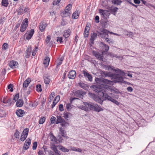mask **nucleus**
I'll return each mask as SVG.
<instances>
[{"instance_id": "obj_38", "label": "nucleus", "mask_w": 155, "mask_h": 155, "mask_svg": "<svg viewBox=\"0 0 155 155\" xmlns=\"http://www.w3.org/2000/svg\"><path fill=\"white\" fill-rule=\"evenodd\" d=\"M56 41L58 42H59L61 44L63 42V38L61 37H57Z\"/></svg>"}, {"instance_id": "obj_3", "label": "nucleus", "mask_w": 155, "mask_h": 155, "mask_svg": "<svg viewBox=\"0 0 155 155\" xmlns=\"http://www.w3.org/2000/svg\"><path fill=\"white\" fill-rule=\"evenodd\" d=\"M100 31L101 32L99 33L100 36L102 38H105L106 41L109 44L112 43L113 42L111 39L107 38L108 36L109 31L104 28H101Z\"/></svg>"}, {"instance_id": "obj_49", "label": "nucleus", "mask_w": 155, "mask_h": 155, "mask_svg": "<svg viewBox=\"0 0 155 155\" xmlns=\"http://www.w3.org/2000/svg\"><path fill=\"white\" fill-rule=\"evenodd\" d=\"M38 49V47H36L35 48L33 49L32 52V55L33 56H35L37 51V50Z\"/></svg>"}, {"instance_id": "obj_35", "label": "nucleus", "mask_w": 155, "mask_h": 155, "mask_svg": "<svg viewBox=\"0 0 155 155\" xmlns=\"http://www.w3.org/2000/svg\"><path fill=\"white\" fill-rule=\"evenodd\" d=\"M5 113L4 110L0 109V117H4L5 116Z\"/></svg>"}, {"instance_id": "obj_41", "label": "nucleus", "mask_w": 155, "mask_h": 155, "mask_svg": "<svg viewBox=\"0 0 155 155\" xmlns=\"http://www.w3.org/2000/svg\"><path fill=\"white\" fill-rule=\"evenodd\" d=\"M19 132L17 130L15 133L14 135L16 138L19 139Z\"/></svg>"}, {"instance_id": "obj_56", "label": "nucleus", "mask_w": 155, "mask_h": 155, "mask_svg": "<svg viewBox=\"0 0 155 155\" xmlns=\"http://www.w3.org/2000/svg\"><path fill=\"white\" fill-rule=\"evenodd\" d=\"M146 6H147V7L150 8L151 7H152L154 8H155V6H153V5L150 4L148 3H147L146 5Z\"/></svg>"}, {"instance_id": "obj_6", "label": "nucleus", "mask_w": 155, "mask_h": 155, "mask_svg": "<svg viewBox=\"0 0 155 155\" xmlns=\"http://www.w3.org/2000/svg\"><path fill=\"white\" fill-rule=\"evenodd\" d=\"M28 19L27 18H25L23 20L21 24L20 31L22 32H24L28 27Z\"/></svg>"}, {"instance_id": "obj_54", "label": "nucleus", "mask_w": 155, "mask_h": 155, "mask_svg": "<svg viewBox=\"0 0 155 155\" xmlns=\"http://www.w3.org/2000/svg\"><path fill=\"white\" fill-rule=\"evenodd\" d=\"M59 110L61 112L64 110L63 105L62 104H60L59 105Z\"/></svg>"}, {"instance_id": "obj_16", "label": "nucleus", "mask_w": 155, "mask_h": 155, "mask_svg": "<svg viewBox=\"0 0 155 155\" xmlns=\"http://www.w3.org/2000/svg\"><path fill=\"white\" fill-rule=\"evenodd\" d=\"M71 32V31L69 29L65 30L63 32V36L65 38L69 37L70 35Z\"/></svg>"}, {"instance_id": "obj_52", "label": "nucleus", "mask_w": 155, "mask_h": 155, "mask_svg": "<svg viewBox=\"0 0 155 155\" xmlns=\"http://www.w3.org/2000/svg\"><path fill=\"white\" fill-rule=\"evenodd\" d=\"M111 101L113 103H114L115 104L117 105H118L120 104V103L118 101H117L116 100L114 99L113 98Z\"/></svg>"}, {"instance_id": "obj_7", "label": "nucleus", "mask_w": 155, "mask_h": 155, "mask_svg": "<svg viewBox=\"0 0 155 155\" xmlns=\"http://www.w3.org/2000/svg\"><path fill=\"white\" fill-rule=\"evenodd\" d=\"M72 5L71 4H69L67 5L64 12V15L65 17L69 16L71 13V9Z\"/></svg>"}, {"instance_id": "obj_21", "label": "nucleus", "mask_w": 155, "mask_h": 155, "mask_svg": "<svg viewBox=\"0 0 155 155\" xmlns=\"http://www.w3.org/2000/svg\"><path fill=\"white\" fill-rule=\"evenodd\" d=\"M90 27L89 26L87 25L86 26L84 33V36L85 38L87 37L89 34Z\"/></svg>"}, {"instance_id": "obj_40", "label": "nucleus", "mask_w": 155, "mask_h": 155, "mask_svg": "<svg viewBox=\"0 0 155 155\" xmlns=\"http://www.w3.org/2000/svg\"><path fill=\"white\" fill-rule=\"evenodd\" d=\"M60 149L61 150L64 152H68L69 150V149H67L62 146H61Z\"/></svg>"}, {"instance_id": "obj_55", "label": "nucleus", "mask_w": 155, "mask_h": 155, "mask_svg": "<svg viewBox=\"0 0 155 155\" xmlns=\"http://www.w3.org/2000/svg\"><path fill=\"white\" fill-rule=\"evenodd\" d=\"M8 48V44L6 43H4L2 46L3 49L6 50Z\"/></svg>"}, {"instance_id": "obj_27", "label": "nucleus", "mask_w": 155, "mask_h": 155, "mask_svg": "<svg viewBox=\"0 0 155 155\" xmlns=\"http://www.w3.org/2000/svg\"><path fill=\"white\" fill-rule=\"evenodd\" d=\"M11 101L10 98L7 99L6 98H4L2 99V102L4 104H8V105L10 106L11 104L9 103Z\"/></svg>"}, {"instance_id": "obj_31", "label": "nucleus", "mask_w": 155, "mask_h": 155, "mask_svg": "<svg viewBox=\"0 0 155 155\" xmlns=\"http://www.w3.org/2000/svg\"><path fill=\"white\" fill-rule=\"evenodd\" d=\"M97 35L96 34L94 33L91 36L90 41L92 44H93L94 41L96 39L97 37Z\"/></svg>"}, {"instance_id": "obj_58", "label": "nucleus", "mask_w": 155, "mask_h": 155, "mask_svg": "<svg viewBox=\"0 0 155 155\" xmlns=\"http://www.w3.org/2000/svg\"><path fill=\"white\" fill-rule=\"evenodd\" d=\"M58 102H57V101H55V100H54L53 104L52 105L51 108H53V107H54Z\"/></svg>"}, {"instance_id": "obj_36", "label": "nucleus", "mask_w": 155, "mask_h": 155, "mask_svg": "<svg viewBox=\"0 0 155 155\" xmlns=\"http://www.w3.org/2000/svg\"><path fill=\"white\" fill-rule=\"evenodd\" d=\"M45 117H41L38 121V123L40 124H42L45 122Z\"/></svg>"}, {"instance_id": "obj_60", "label": "nucleus", "mask_w": 155, "mask_h": 155, "mask_svg": "<svg viewBox=\"0 0 155 155\" xmlns=\"http://www.w3.org/2000/svg\"><path fill=\"white\" fill-rule=\"evenodd\" d=\"M5 18H2L0 20V24H3L5 21Z\"/></svg>"}, {"instance_id": "obj_1", "label": "nucleus", "mask_w": 155, "mask_h": 155, "mask_svg": "<svg viewBox=\"0 0 155 155\" xmlns=\"http://www.w3.org/2000/svg\"><path fill=\"white\" fill-rule=\"evenodd\" d=\"M95 81L97 85L93 86V87L94 90L97 92H101L103 91L110 90L111 87L109 85L113 84L112 81L104 78H96Z\"/></svg>"}, {"instance_id": "obj_25", "label": "nucleus", "mask_w": 155, "mask_h": 155, "mask_svg": "<svg viewBox=\"0 0 155 155\" xmlns=\"http://www.w3.org/2000/svg\"><path fill=\"white\" fill-rule=\"evenodd\" d=\"M80 12L78 11H76L72 15V18L73 19H76L78 18Z\"/></svg>"}, {"instance_id": "obj_37", "label": "nucleus", "mask_w": 155, "mask_h": 155, "mask_svg": "<svg viewBox=\"0 0 155 155\" xmlns=\"http://www.w3.org/2000/svg\"><path fill=\"white\" fill-rule=\"evenodd\" d=\"M118 9V8L117 7H112L110 9V10L112 12L114 13V15H115V13L117 12Z\"/></svg>"}, {"instance_id": "obj_63", "label": "nucleus", "mask_w": 155, "mask_h": 155, "mask_svg": "<svg viewBox=\"0 0 155 155\" xmlns=\"http://www.w3.org/2000/svg\"><path fill=\"white\" fill-rule=\"evenodd\" d=\"M34 33V30L33 29L31 30L29 32V34L32 36Z\"/></svg>"}, {"instance_id": "obj_12", "label": "nucleus", "mask_w": 155, "mask_h": 155, "mask_svg": "<svg viewBox=\"0 0 155 155\" xmlns=\"http://www.w3.org/2000/svg\"><path fill=\"white\" fill-rule=\"evenodd\" d=\"M43 79L45 83L46 84H48L51 81V77L48 74H45L43 77Z\"/></svg>"}, {"instance_id": "obj_5", "label": "nucleus", "mask_w": 155, "mask_h": 155, "mask_svg": "<svg viewBox=\"0 0 155 155\" xmlns=\"http://www.w3.org/2000/svg\"><path fill=\"white\" fill-rule=\"evenodd\" d=\"M111 92V89L110 90H108V91H103L101 92H99L98 94L101 96H102L103 97L105 98V100H107L110 101H112L113 98L109 96L108 94H110V92Z\"/></svg>"}, {"instance_id": "obj_47", "label": "nucleus", "mask_w": 155, "mask_h": 155, "mask_svg": "<svg viewBox=\"0 0 155 155\" xmlns=\"http://www.w3.org/2000/svg\"><path fill=\"white\" fill-rule=\"evenodd\" d=\"M68 124L66 121H65L64 120L63 121H62V122L61 123V125L62 127H65L66 124Z\"/></svg>"}, {"instance_id": "obj_18", "label": "nucleus", "mask_w": 155, "mask_h": 155, "mask_svg": "<svg viewBox=\"0 0 155 155\" xmlns=\"http://www.w3.org/2000/svg\"><path fill=\"white\" fill-rule=\"evenodd\" d=\"M31 81V79L29 78H28L24 81L23 84V87L25 91L26 88L28 86Z\"/></svg>"}, {"instance_id": "obj_20", "label": "nucleus", "mask_w": 155, "mask_h": 155, "mask_svg": "<svg viewBox=\"0 0 155 155\" xmlns=\"http://www.w3.org/2000/svg\"><path fill=\"white\" fill-rule=\"evenodd\" d=\"M18 63L15 61H12L9 63V66L12 68H14L17 67Z\"/></svg>"}, {"instance_id": "obj_28", "label": "nucleus", "mask_w": 155, "mask_h": 155, "mask_svg": "<svg viewBox=\"0 0 155 155\" xmlns=\"http://www.w3.org/2000/svg\"><path fill=\"white\" fill-rule=\"evenodd\" d=\"M59 130L61 132L62 136L66 138H67L68 137L65 134L66 131H65V130H64L63 129L62 127H60L59 128Z\"/></svg>"}, {"instance_id": "obj_8", "label": "nucleus", "mask_w": 155, "mask_h": 155, "mask_svg": "<svg viewBox=\"0 0 155 155\" xmlns=\"http://www.w3.org/2000/svg\"><path fill=\"white\" fill-rule=\"evenodd\" d=\"M103 51L100 53L98 52L93 51H92V54L93 55L98 59L104 61L103 57Z\"/></svg>"}, {"instance_id": "obj_45", "label": "nucleus", "mask_w": 155, "mask_h": 155, "mask_svg": "<svg viewBox=\"0 0 155 155\" xmlns=\"http://www.w3.org/2000/svg\"><path fill=\"white\" fill-rule=\"evenodd\" d=\"M56 120V117L52 116L50 120L52 124H53L55 123V120Z\"/></svg>"}, {"instance_id": "obj_29", "label": "nucleus", "mask_w": 155, "mask_h": 155, "mask_svg": "<svg viewBox=\"0 0 155 155\" xmlns=\"http://www.w3.org/2000/svg\"><path fill=\"white\" fill-rule=\"evenodd\" d=\"M101 45L103 47V49L105 50V51H103V52L105 51H107L109 49V47L107 45H106L104 44L103 42H101Z\"/></svg>"}, {"instance_id": "obj_33", "label": "nucleus", "mask_w": 155, "mask_h": 155, "mask_svg": "<svg viewBox=\"0 0 155 155\" xmlns=\"http://www.w3.org/2000/svg\"><path fill=\"white\" fill-rule=\"evenodd\" d=\"M64 120L63 119L61 116H57V120L56 122V124H58L59 123H61Z\"/></svg>"}, {"instance_id": "obj_32", "label": "nucleus", "mask_w": 155, "mask_h": 155, "mask_svg": "<svg viewBox=\"0 0 155 155\" xmlns=\"http://www.w3.org/2000/svg\"><path fill=\"white\" fill-rule=\"evenodd\" d=\"M111 2L117 5H120L122 2L121 0H112Z\"/></svg>"}, {"instance_id": "obj_22", "label": "nucleus", "mask_w": 155, "mask_h": 155, "mask_svg": "<svg viewBox=\"0 0 155 155\" xmlns=\"http://www.w3.org/2000/svg\"><path fill=\"white\" fill-rule=\"evenodd\" d=\"M46 26V25L45 23L42 22L40 23L39 25L40 31L41 32L44 31L45 30Z\"/></svg>"}, {"instance_id": "obj_23", "label": "nucleus", "mask_w": 155, "mask_h": 155, "mask_svg": "<svg viewBox=\"0 0 155 155\" xmlns=\"http://www.w3.org/2000/svg\"><path fill=\"white\" fill-rule=\"evenodd\" d=\"M32 48L31 47H28L26 51V55L25 56L26 58H28L29 57L31 54Z\"/></svg>"}, {"instance_id": "obj_17", "label": "nucleus", "mask_w": 155, "mask_h": 155, "mask_svg": "<svg viewBox=\"0 0 155 155\" xmlns=\"http://www.w3.org/2000/svg\"><path fill=\"white\" fill-rule=\"evenodd\" d=\"M76 76V72L75 71L72 70L70 71L68 75V77L70 79H74Z\"/></svg>"}, {"instance_id": "obj_10", "label": "nucleus", "mask_w": 155, "mask_h": 155, "mask_svg": "<svg viewBox=\"0 0 155 155\" xmlns=\"http://www.w3.org/2000/svg\"><path fill=\"white\" fill-rule=\"evenodd\" d=\"M99 13L102 17L104 19H107L110 15L109 12L107 10H104L102 9H99Z\"/></svg>"}, {"instance_id": "obj_19", "label": "nucleus", "mask_w": 155, "mask_h": 155, "mask_svg": "<svg viewBox=\"0 0 155 155\" xmlns=\"http://www.w3.org/2000/svg\"><path fill=\"white\" fill-rule=\"evenodd\" d=\"M84 94V92L80 90L76 91L74 94L76 96L81 98H82Z\"/></svg>"}, {"instance_id": "obj_57", "label": "nucleus", "mask_w": 155, "mask_h": 155, "mask_svg": "<svg viewBox=\"0 0 155 155\" xmlns=\"http://www.w3.org/2000/svg\"><path fill=\"white\" fill-rule=\"evenodd\" d=\"M19 97V94H16L14 96L13 100L15 102L18 99Z\"/></svg>"}, {"instance_id": "obj_34", "label": "nucleus", "mask_w": 155, "mask_h": 155, "mask_svg": "<svg viewBox=\"0 0 155 155\" xmlns=\"http://www.w3.org/2000/svg\"><path fill=\"white\" fill-rule=\"evenodd\" d=\"M8 2L7 0H2V6L7 7L8 5Z\"/></svg>"}, {"instance_id": "obj_30", "label": "nucleus", "mask_w": 155, "mask_h": 155, "mask_svg": "<svg viewBox=\"0 0 155 155\" xmlns=\"http://www.w3.org/2000/svg\"><path fill=\"white\" fill-rule=\"evenodd\" d=\"M50 60V58L48 57H46L44 61L43 64L46 66H48Z\"/></svg>"}, {"instance_id": "obj_43", "label": "nucleus", "mask_w": 155, "mask_h": 155, "mask_svg": "<svg viewBox=\"0 0 155 155\" xmlns=\"http://www.w3.org/2000/svg\"><path fill=\"white\" fill-rule=\"evenodd\" d=\"M51 149L54 151L57 150L56 145L53 144L51 145Z\"/></svg>"}, {"instance_id": "obj_4", "label": "nucleus", "mask_w": 155, "mask_h": 155, "mask_svg": "<svg viewBox=\"0 0 155 155\" xmlns=\"http://www.w3.org/2000/svg\"><path fill=\"white\" fill-rule=\"evenodd\" d=\"M84 104L86 107L90 110H95L97 112L103 111V109L99 107L97 104L94 103H88L87 102L84 103Z\"/></svg>"}, {"instance_id": "obj_2", "label": "nucleus", "mask_w": 155, "mask_h": 155, "mask_svg": "<svg viewBox=\"0 0 155 155\" xmlns=\"http://www.w3.org/2000/svg\"><path fill=\"white\" fill-rule=\"evenodd\" d=\"M107 68L109 70H112L117 74L113 75L112 78L114 79V81L115 82H122L123 80V76L125 75L124 72L118 69H114L113 66L110 65H107Z\"/></svg>"}, {"instance_id": "obj_59", "label": "nucleus", "mask_w": 155, "mask_h": 155, "mask_svg": "<svg viewBox=\"0 0 155 155\" xmlns=\"http://www.w3.org/2000/svg\"><path fill=\"white\" fill-rule=\"evenodd\" d=\"M127 35L130 37H132L133 36V33L131 32H128L127 34Z\"/></svg>"}, {"instance_id": "obj_15", "label": "nucleus", "mask_w": 155, "mask_h": 155, "mask_svg": "<svg viewBox=\"0 0 155 155\" xmlns=\"http://www.w3.org/2000/svg\"><path fill=\"white\" fill-rule=\"evenodd\" d=\"M83 73L84 74V76L85 78H87L88 80L90 81H92V77L91 74H89L88 72H87L85 70L83 71Z\"/></svg>"}, {"instance_id": "obj_24", "label": "nucleus", "mask_w": 155, "mask_h": 155, "mask_svg": "<svg viewBox=\"0 0 155 155\" xmlns=\"http://www.w3.org/2000/svg\"><path fill=\"white\" fill-rule=\"evenodd\" d=\"M24 104V102L22 100H18L16 103V105L17 107H21Z\"/></svg>"}, {"instance_id": "obj_39", "label": "nucleus", "mask_w": 155, "mask_h": 155, "mask_svg": "<svg viewBox=\"0 0 155 155\" xmlns=\"http://www.w3.org/2000/svg\"><path fill=\"white\" fill-rule=\"evenodd\" d=\"M80 86L82 88L85 89L87 87V85L84 83L81 82L79 84Z\"/></svg>"}, {"instance_id": "obj_61", "label": "nucleus", "mask_w": 155, "mask_h": 155, "mask_svg": "<svg viewBox=\"0 0 155 155\" xmlns=\"http://www.w3.org/2000/svg\"><path fill=\"white\" fill-rule=\"evenodd\" d=\"M55 153V155H61V154L60 151L58 150L54 151Z\"/></svg>"}, {"instance_id": "obj_14", "label": "nucleus", "mask_w": 155, "mask_h": 155, "mask_svg": "<svg viewBox=\"0 0 155 155\" xmlns=\"http://www.w3.org/2000/svg\"><path fill=\"white\" fill-rule=\"evenodd\" d=\"M91 94V95H92L94 97V99L95 101L100 104H102L103 101L102 100L101 98L99 96H95L94 94L91 93L89 94Z\"/></svg>"}, {"instance_id": "obj_53", "label": "nucleus", "mask_w": 155, "mask_h": 155, "mask_svg": "<svg viewBox=\"0 0 155 155\" xmlns=\"http://www.w3.org/2000/svg\"><path fill=\"white\" fill-rule=\"evenodd\" d=\"M71 104L70 103H68L66 104V107L68 110H69L71 108Z\"/></svg>"}, {"instance_id": "obj_44", "label": "nucleus", "mask_w": 155, "mask_h": 155, "mask_svg": "<svg viewBox=\"0 0 155 155\" xmlns=\"http://www.w3.org/2000/svg\"><path fill=\"white\" fill-rule=\"evenodd\" d=\"M61 0H54L53 2V5H55L59 4Z\"/></svg>"}, {"instance_id": "obj_64", "label": "nucleus", "mask_w": 155, "mask_h": 155, "mask_svg": "<svg viewBox=\"0 0 155 155\" xmlns=\"http://www.w3.org/2000/svg\"><path fill=\"white\" fill-rule=\"evenodd\" d=\"M127 90L129 92H131L133 91L132 88L130 87H127Z\"/></svg>"}, {"instance_id": "obj_13", "label": "nucleus", "mask_w": 155, "mask_h": 155, "mask_svg": "<svg viewBox=\"0 0 155 155\" xmlns=\"http://www.w3.org/2000/svg\"><path fill=\"white\" fill-rule=\"evenodd\" d=\"M15 113L18 117H22L25 114L24 111L21 109H18L16 110Z\"/></svg>"}, {"instance_id": "obj_50", "label": "nucleus", "mask_w": 155, "mask_h": 155, "mask_svg": "<svg viewBox=\"0 0 155 155\" xmlns=\"http://www.w3.org/2000/svg\"><path fill=\"white\" fill-rule=\"evenodd\" d=\"M13 85L12 84H10L8 85V89H9L10 91L11 92H12L13 91Z\"/></svg>"}, {"instance_id": "obj_48", "label": "nucleus", "mask_w": 155, "mask_h": 155, "mask_svg": "<svg viewBox=\"0 0 155 155\" xmlns=\"http://www.w3.org/2000/svg\"><path fill=\"white\" fill-rule=\"evenodd\" d=\"M37 146V142H34L33 143L32 149L33 150L36 149Z\"/></svg>"}, {"instance_id": "obj_51", "label": "nucleus", "mask_w": 155, "mask_h": 155, "mask_svg": "<svg viewBox=\"0 0 155 155\" xmlns=\"http://www.w3.org/2000/svg\"><path fill=\"white\" fill-rule=\"evenodd\" d=\"M50 138H51V141H54L55 142H56L57 139L53 135L50 136Z\"/></svg>"}, {"instance_id": "obj_42", "label": "nucleus", "mask_w": 155, "mask_h": 155, "mask_svg": "<svg viewBox=\"0 0 155 155\" xmlns=\"http://www.w3.org/2000/svg\"><path fill=\"white\" fill-rule=\"evenodd\" d=\"M79 108L82 110H84L85 111H87L88 110V108H87L85 105V106H80L79 107Z\"/></svg>"}, {"instance_id": "obj_26", "label": "nucleus", "mask_w": 155, "mask_h": 155, "mask_svg": "<svg viewBox=\"0 0 155 155\" xmlns=\"http://www.w3.org/2000/svg\"><path fill=\"white\" fill-rule=\"evenodd\" d=\"M63 59L64 58L63 57H61L58 58L57 60L56 61L57 67L58 66L62 64Z\"/></svg>"}, {"instance_id": "obj_62", "label": "nucleus", "mask_w": 155, "mask_h": 155, "mask_svg": "<svg viewBox=\"0 0 155 155\" xmlns=\"http://www.w3.org/2000/svg\"><path fill=\"white\" fill-rule=\"evenodd\" d=\"M50 36H48L46 38L45 40V41L46 43H48V42H49V41L50 40Z\"/></svg>"}, {"instance_id": "obj_9", "label": "nucleus", "mask_w": 155, "mask_h": 155, "mask_svg": "<svg viewBox=\"0 0 155 155\" xmlns=\"http://www.w3.org/2000/svg\"><path fill=\"white\" fill-rule=\"evenodd\" d=\"M29 131V129L28 128L25 129L22 134L20 138V140L21 141H24L27 137Z\"/></svg>"}, {"instance_id": "obj_11", "label": "nucleus", "mask_w": 155, "mask_h": 155, "mask_svg": "<svg viewBox=\"0 0 155 155\" xmlns=\"http://www.w3.org/2000/svg\"><path fill=\"white\" fill-rule=\"evenodd\" d=\"M31 139L29 138H28L26 140L23 147V149L24 150H26L29 148L31 143Z\"/></svg>"}, {"instance_id": "obj_46", "label": "nucleus", "mask_w": 155, "mask_h": 155, "mask_svg": "<svg viewBox=\"0 0 155 155\" xmlns=\"http://www.w3.org/2000/svg\"><path fill=\"white\" fill-rule=\"evenodd\" d=\"M41 85L40 84H38L36 86L37 90L38 91L41 92L42 91V89L41 88Z\"/></svg>"}]
</instances>
